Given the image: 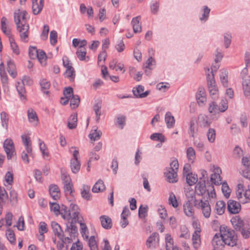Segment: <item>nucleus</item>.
Returning <instances> with one entry per match:
<instances>
[{
  "mask_svg": "<svg viewBox=\"0 0 250 250\" xmlns=\"http://www.w3.org/2000/svg\"><path fill=\"white\" fill-rule=\"evenodd\" d=\"M242 87L245 96H250V79H245L242 81Z\"/></svg>",
  "mask_w": 250,
  "mask_h": 250,
  "instance_id": "nucleus-43",
  "label": "nucleus"
},
{
  "mask_svg": "<svg viewBox=\"0 0 250 250\" xmlns=\"http://www.w3.org/2000/svg\"><path fill=\"white\" fill-rule=\"evenodd\" d=\"M236 195L237 199L242 204H246L250 202V186L247 188H244L242 183L237 185L236 190Z\"/></svg>",
  "mask_w": 250,
  "mask_h": 250,
  "instance_id": "nucleus-3",
  "label": "nucleus"
},
{
  "mask_svg": "<svg viewBox=\"0 0 250 250\" xmlns=\"http://www.w3.org/2000/svg\"><path fill=\"white\" fill-rule=\"evenodd\" d=\"M1 29L2 32L9 38L14 36L11 33V29L7 18L3 17L0 21Z\"/></svg>",
  "mask_w": 250,
  "mask_h": 250,
  "instance_id": "nucleus-15",
  "label": "nucleus"
},
{
  "mask_svg": "<svg viewBox=\"0 0 250 250\" xmlns=\"http://www.w3.org/2000/svg\"><path fill=\"white\" fill-rule=\"evenodd\" d=\"M220 79L221 83L225 87L228 86V73L227 70H222L220 74Z\"/></svg>",
  "mask_w": 250,
  "mask_h": 250,
  "instance_id": "nucleus-55",
  "label": "nucleus"
},
{
  "mask_svg": "<svg viewBox=\"0 0 250 250\" xmlns=\"http://www.w3.org/2000/svg\"><path fill=\"white\" fill-rule=\"evenodd\" d=\"M109 67L110 69L115 70L116 71H120L122 73H124L125 69L124 63L122 62H118L116 60H113L109 64Z\"/></svg>",
  "mask_w": 250,
  "mask_h": 250,
  "instance_id": "nucleus-19",
  "label": "nucleus"
},
{
  "mask_svg": "<svg viewBox=\"0 0 250 250\" xmlns=\"http://www.w3.org/2000/svg\"><path fill=\"white\" fill-rule=\"evenodd\" d=\"M213 173L211 175V182L216 185H219L221 183L220 174L222 173L220 167L213 166L211 169Z\"/></svg>",
  "mask_w": 250,
  "mask_h": 250,
  "instance_id": "nucleus-14",
  "label": "nucleus"
},
{
  "mask_svg": "<svg viewBox=\"0 0 250 250\" xmlns=\"http://www.w3.org/2000/svg\"><path fill=\"white\" fill-rule=\"evenodd\" d=\"M100 220L101 225L104 229H108L112 228V220L109 216L106 215H102L100 217Z\"/></svg>",
  "mask_w": 250,
  "mask_h": 250,
  "instance_id": "nucleus-26",
  "label": "nucleus"
},
{
  "mask_svg": "<svg viewBox=\"0 0 250 250\" xmlns=\"http://www.w3.org/2000/svg\"><path fill=\"white\" fill-rule=\"evenodd\" d=\"M186 156L189 163H193L196 159V155L195 149L191 146L188 147L186 150Z\"/></svg>",
  "mask_w": 250,
  "mask_h": 250,
  "instance_id": "nucleus-29",
  "label": "nucleus"
},
{
  "mask_svg": "<svg viewBox=\"0 0 250 250\" xmlns=\"http://www.w3.org/2000/svg\"><path fill=\"white\" fill-rule=\"evenodd\" d=\"M140 16L133 18L131 21L133 31L135 33H140L142 31V27L140 24Z\"/></svg>",
  "mask_w": 250,
  "mask_h": 250,
  "instance_id": "nucleus-35",
  "label": "nucleus"
},
{
  "mask_svg": "<svg viewBox=\"0 0 250 250\" xmlns=\"http://www.w3.org/2000/svg\"><path fill=\"white\" fill-rule=\"evenodd\" d=\"M208 115L201 113L197 117V124L200 127L207 128L209 127L212 123V119Z\"/></svg>",
  "mask_w": 250,
  "mask_h": 250,
  "instance_id": "nucleus-12",
  "label": "nucleus"
},
{
  "mask_svg": "<svg viewBox=\"0 0 250 250\" xmlns=\"http://www.w3.org/2000/svg\"><path fill=\"white\" fill-rule=\"evenodd\" d=\"M70 209L68 210L65 206H62V218L67 221L76 222L79 219L80 209L78 205L74 203L70 204Z\"/></svg>",
  "mask_w": 250,
  "mask_h": 250,
  "instance_id": "nucleus-2",
  "label": "nucleus"
},
{
  "mask_svg": "<svg viewBox=\"0 0 250 250\" xmlns=\"http://www.w3.org/2000/svg\"><path fill=\"white\" fill-rule=\"evenodd\" d=\"M44 0H39L38 1L32 2V11L35 15L38 14L42 10L43 6Z\"/></svg>",
  "mask_w": 250,
  "mask_h": 250,
  "instance_id": "nucleus-41",
  "label": "nucleus"
},
{
  "mask_svg": "<svg viewBox=\"0 0 250 250\" xmlns=\"http://www.w3.org/2000/svg\"><path fill=\"white\" fill-rule=\"evenodd\" d=\"M77 114L75 113L70 116L67 120V126L72 129L75 128L77 125Z\"/></svg>",
  "mask_w": 250,
  "mask_h": 250,
  "instance_id": "nucleus-39",
  "label": "nucleus"
},
{
  "mask_svg": "<svg viewBox=\"0 0 250 250\" xmlns=\"http://www.w3.org/2000/svg\"><path fill=\"white\" fill-rule=\"evenodd\" d=\"M81 194L83 199L90 200L91 199L90 187L85 185H83L81 189Z\"/></svg>",
  "mask_w": 250,
  "mask_h": 250,
  "instance_id": "nucleus-34",
  "label": "nucleus"
},
{
  "mask_svg": "<svg viewBox=\"0 0 250 250\" xmlns=\"http://www.w3.org/2000/svg\"><path fill=\"white\" fill-rule=\"evenodd\" d=\"M165 241L167 250H172L175 246H174L173 240L170 234H166Z\"/></svg>",
  "mask_w": 250,
  "mask_h": 250,
  "instance_id": "nucleus-56",
  "label": "nucleus"
},
{
  "mask_svg": "<svg viewBox=\"0 0 250 250\" xmlns=\"http://www.w3.org/2000/svg\"><path fill=\"white\" fill-rule=\"evenodd\" d=\"M5 235L9 242L12 245H15L16 243V237L14 231L11 229H8L6 230Z\"/></svg>",
  "mask_w": 250,
  "mask_h": 250,
  "instance_id": "nucleus-52",
  "label": "nucleus"
},
{
  "mask_svg": "<svg viewBox=\"0 0 250 250\" xmlns=\"http://www.w3.org/2000/svg\"><path fill=\"white\" fill-rule=\"evenodd\" d=\"M49 205L51 211L53 212L57 216L59 214L62 215V207L61 208L60 205L57 203L49 202Z\"/></svg>",
  "mask_w": 250,
  "mask_h": 250,
  "instance_id": "nucleus-45",
  "label": "nucleus"
},
{
  "mask_svg": "<svg viewBox=\"0 0 250 250\" xmlns=\"http://www.w3.org/2000/svg\"><path fill=\"white\" fill-rule=\"evenodd\" d=\"M208 186H206L205 182H199L195 187L196 192L201 195H204L207 191Z\"/></svg>",
  "mask_w": 250,
  "mask_h": 250,
  "instance_id": "nucleus-47",
  "label": "nucleus"
},
{
  "mask_svg": "<svg viewBox=\"0 0 250 250\" xmlns=\"http://www.w3.org/2000/svg\"><path fill=\"white\" fill-rule=\"evenodd\" d=\"M49 193L52 198L55 200H58L61 196L60 190L56 185H51L49 189Z\"/></svg>",
  "mask_w": 250,
  "mask_h": 250,
  "instance_id": "nucleus-23",
  "label": "nucleus"
},
{
  "mask_svg": "<svg viewBox=\"0 0 250 250\" xmlns=\"http://www.w3.org/2000/svg\"><path fill=\"white\" fill-rule=\"evenodd\" d=\"M51 227L54 235L62 240L63 238V232L60 225L56 222H52Z\"/></svg>",
  "mask_w": 250,
  "mask_h": 250,
  "instance_id": "nucleus-25",
  "label": "nucleus"
},
{
  "mask_svg": "<svg viewBox=\"0 0 250 250\" xmlns=\"http://www.w3.org/2000/svg\"><path fill=\"white\" fill-rule=\"evenodd\" d=\"M21 139L27 153L30 156H32L31 143L30 138L27 135H23L21 136Z\"/></svg>",
  "mask_w": 250,
  "mask_h": 250,
  "instance_id": "nucleus-36",
  "label": "nucleus"
},
{
  "mask_svg": "<svg viewBox=\"0 0 250 250\" xmlns=\"http://www.w3.org/2000/svg\"><path fill=\"white\" fill-rule=\"evenodd\" d=\"M27 15V13L25 11L20 9L16 10L14 15V21L16 25L26 23Z\"/></svg>",
  "mask_w": 250,
  "mask_h": 250,
  "instance_id": "nucleus-13",
  "label": "nucleus"
},
{
  "mask_svg": "<svg viewBox=\"0 0 250 250\" xmlns=\"http://www.w3.org/2000/svg\"><path fill=\"white\" fill-rule=\"evenodd\" d=\"M192 245L195 250L199 249L201 245V235L196 232H193L192 236Z\"/></svg>",
  "mask_w": 250,
  "mask_h": 250,
  "instance_id": "nucleus-31",
  "label": "nucleus"
},
{
  "mask_svg": "<svg viewBox=\"0 0 250 250\" xmlns=\"http://www.w3.org/2000/svg\"><path fill=\"white\" fill-rule=\"evenodd\" d=\"M207 193L208 199L211 201L212 199H215L216 198V194L213 186L212 185H208Z\"/></svg>",
  "mask_w": 250,
  "mask_h": 250,
  "instance_id": "nucleus-59",
  "label": "nucleus"
},
{
  "mask_svg": "<svg viewBox=\"0 0 250 250\" xmlns=\"http://www.w3.org/2000/svg\"><path fill=\"white\" fill-rule=\"evenodd\" d=\"M10 44V48L13 54L16 55H19L20 53V48L15 41L14 36L8 39Z\"/></svg>",
  "mask_w": 250,
  "mask_h": 250,
  "instance_id": "nucleus-38",
  "label": "nucleus"
},
{
  "mask_svg": "<svg viewBox=\"0 0 250 250\" xmlns=\"http://www.w3.org/2000/svg\"><path fill=\"white\" fill-rule=\"evenodd\" d=\"M7 71L10 75L13 78L16 77L17 76V72L16 71V66L12 62H9L7 63Z\"/></svg>",
  "mask_w": 250,
  "mask_h": 250,
  "instance_id": "nucleus-58",
  "label": "nucleus"
},
{
  "mask_svg": "<svg viewBox=\"0 0 250 250\" xmlns=\"http://www.w3.org/2000/svg\"><path fill=\"white\" fill-rule=\"evenodd\" d=\"M240 204L234 200H229L228 202V209L230 213L237 214L241 210Z\"/></svg>",
  "mask_w": 250,
  "mask_h": 250,
  "instance_id": "nucleus-18",
  "label": "nucleus"
},
{
  "mask_svg": "<svg viewBox=\"0 0 250 250\" xmlns=\"http://www.w3.org/2000/svg\"><path fill=\"white\" fill-rule=\"evenodd\" d=\"M70 152L72 153L73 155V158L70 162L71 168L73 173H76L79 171L81 167L79 150L75 147H71L70 148Z\"/></svg>",
  "mask_w": 250,
  "mask_h": 250,
  "instance_id": "nucleus-5",
  "label": "nucleus"
},
{
  "mask_svg": "<svg viewBox=\"0 0 250 250\" xmlns=\"http://www.w3.org/2000/svg\"><path fill=\"white\" fill-rule=\"evenodd\" d=\"M63 186H64V191H65L66 194H67V195L69 194L70 196H71L72 199L71 200H72L73 198L74 197V195H73L74 189H73V186L72 183L70 182L68 183L64 184H63Z\"/></svg>",
  "mask_w": 250,
  "mask_h": 250,
  "instance_id": "nucleus-57",
  "label": "nucleus"
},
{
  "mask_svg": "<svg viewBox=\"0 0 250 250\" xmlns=\"http://www.w3.org/2000/svg\"><path fill=\"white\" fill-rule=\"evenodd\" d=\"M159 242V236L156 233H153L147 239L146 245L148 248H153L155 247Z\"/></svg>",
  "mask_w": 250,
  "mask_h": 250,
  "instance_id": "nucleus-20",
  "label": "nucleus"
},
{
  "mask_svg": "<svg viewBox=\"0 0 250 250\" xmlns=\"http://www.w3.org/2000/svg\"><path fill=\"white\" fill-rule=\"evenodd\" d=\"M183 209L184 214L187 216L194 218V208L189 200L183 204Z\"/></svg>",
  "mask_w": 250,
  "mask_h": 250,
  "instance_id": "nucleus-17",
  "label": "nucleus"
},
{
  "mask_svg": "<svg viewBox=\"0 0 250 250\" xmlns=\"http://www.w3.org/2000/svg\"><path fill=\"white\" fill-rule=\"evenodd\" d=\"M195 206L201 210L205 218H208L210 217L211 210L208 201L200 200L195 204Z\"/></svg>",
  "mask_w": 250,
  "mask_h": 250,
  "instance_id": "nucleus-6",
  "label": "nucleus"
},
{
  "mask_svg": "<svg viewBox=\"0 0 250 250\" xmlns=\"http://www.w3.org/2000/svg\"><path fill=\"white\" fill-rule=\"evenodd\" d=\"M222 191L224 195L226 198H229L231 193V189L229 188L228 184L225 182L222 184Z\"/></svg>",
  "mask_w": 250,
  "mask_h": 250,
  "instance_id": "nucleus-63",
  "label": "nucleus"
},
{
  "mask_svg": "<svg viewBox=\"0 0 250 250\" xmlns=\"http://www.w3.org/2000/svg\"><path fill=\"white\" fill-rule=\"evenodd\" d=\"M241 162L244 169H242L240 173L250 181V156L247 155L243 157Z\"/></svg>",
  "mask_w": 250,
  "mask_h": 250,
  "instance_id": "nucleus-9",
  "label": "nucleus"
},
{
  "mask_svg": "<svg viewBox=\"0 0 250 250\" xmlns=\"http://www.w3.org/2000/svg\"><path fill=\"white\" fill-rule=\"evenodd\" d=\"M220 234L224 239L226 245L231 247L237 245L238 239L235 231L225 225L220 227Z\"/></svg>",
  "mask_w": 250,
  "mask_h": 250,
  "instance_id": "nucleus-1",
  "label": "nucleus"
},
{
  "mask_svg": "<svg viewBox=\"0 0 250 250\" xmlns=\"http://www.w3.org/2000/svg\"><path fill=\"white\" fill-rule=\"evenodd\" d=\"M17 29L20 34V39L22 42H26L28 41L29 25L26 22L16 25Z\"/></svg>",
  "mask_w": 250,
  "mask_h": 250,
  "instance_id": "nucleus-10",
  "label": "nucleus"
},
{
  "mask_svg": "<svg viewBox=\"0 0 250 250\" xmlns=\"http://www.w3.org/2000/svg\"><path fill=\"white\" fill-rule=\"evenodd\" d=\"M133 92L134 96L139 98L146 97L149 94L148 91L144 92V87L142 85H139L135 89H133Z\"/></svg>",
  "mask_w": 250,
  "mask_h": 250,
  "instance_id": "nucleus-33",
  "label": "nucleus"
},
{
  "mask_svg": "<svg viewBox=\"0 0 250 250\" xmlns=\"http://www.w3.org/2000/svg\"><path fill=\"white\" fill-rule=\"evenodd\" d=\"M196 99L199 106H203L207 102L206 93L205 89L203 87L198 88L196 95Z\"/></svg>",
  "mask_w": 250,
  "mask_h": 250,
  "instance_id": "nucleus-16",
  "label": "nucleus"
},
{
  "mask_svg": "<svg viewBox=\"0 0 250 250\" xmlns=\"http://www.w3.org/2000/svg\"><path fill=\"white\" fill-rule=\"evenodd\" d=\"M226 208L225 202L222 200H219L216 202L214 209L216 214L221 215L224 213Z\"/></svg>",
  "mask_w": 250,
  "mask_h": 250,
  "instance_id": "nucleus-24",
  "label": "nucleus"
},
{
  "mask_svg": "<svg viewBox=\"0 0 250 250\" xmlns=\"http://www.w3.org/2000/svg\"><path fill=\"white\" fill-rule=\"evenodd\" d=\"M102 132L97 129H93L89 134V137L92 141L98 140L102 136Z\"/></svg>",
  "mask_w": 250,
  "mask_h": 250,
  "instance_id": "nucleus-48",
  "label": "nucleus"
},
{
  "mask_svg": "<svg viewBox=\"0 0 250 250\" xmlns=\"http://www.w3.org/2000/svg\"><path fill=\"white\" fill-rule=\"evenodd\" d=\"M241 230V233L244 238H248L250 236V226L249 224H246L243 227Z\"/></svg>",
  "mask_w": 250,
  "mask_h": 250,
  "instance_id": "nucleus-62",
  "label": "nucleus"
},
{
  "mask_svg": "<svg viewBox=\"0 0 250 250\" xmlns=\"http://www.w3.org/2000/svg\"><path fill=\"white\" fill-rule=\"evenodd\" d=\"M150 138L152 140L160 141L161 143L165 142L166 140L165 136L160 133H153L150 136Z\"/></svg>",
  "mask_w": 250,
  "mask_h": 250,
  "instance_id": "nucleus-64",
  "label": "nucleus"
},
{
  "mask_svg": "<svg viewBox=\"0 0 250 250\" xmlns=\"http://www.w3.org/2000/svg\"><path fill=\"white\" fill-rule=\"evenodd\" d=\"M179 237L188 239L190 238V233L188 229L185 226H181L180 229Z\"/></svg>",
  "mask_w": 250,
  "mask_h": 250,
  "instance_id": "nucleus-54",
  "label": "nucleus"
},
{
  "mask_svg": "<svg viewBox=\"0 0 250 250\" xmlns=\"http://www.w3.org/2000/svg\"><path fill=\"white\" fill-rule=\"evenodd\" d=\"M207 83L210 96L213 99H217L219 97V91L215 84L214 75L207 74Z\"/></svg>",
  "mask_w": 250,
  "mask_h": 250,
  "instance_id": "nucleus-4",
  "label": "nucleus"
},
{
  "mask_svg": "<svg viewBox=\"0 0 250 250\" xmlns=\"http://www.w3.org/2000/svg\"><path fill=\"white\" fill-rule=\"evenodd\" d=\"M1 125L6 129L8 127L9 116L5 112H2L0 115Z\"/></svg>",
  "mask_w": 250,
  "mask_h": 250,
  "instance_id": "nucleus-51",
  "label": "nucleus"
},
{
  "mask_svg": "<svg viewBox=\"0 0 250 250\" xmlns=\"http://www.w3.org/2000/svg\"><path fill=\"white\" fill-rule=\"evenodd\" d=\"M224 239L222 236L220 232L219 233H216L213 236L212 240V245L214 250H223L225 245H226Z\"/></svg>",
  "mask_w": 250,
  "mask_h": 250,
  "instance_id": "nucleus-11",
  "label": "nucleus"
},
{
  "mask_svg": "<svg viewBox=\"0 0 250 250\" xmlns=\"http://www.w3.org/2000/svg\"><path fill=\"white\" fill-rule=\"evenodd\" d=\"M8 194L3 188L0 187V215L2 214L3 206L8 201Z\"/></svg>",
  "mask_w": 250,
  "mask_h": 250,
  "instance_id": "nucleus-27",
  "label": "nucleus"
},
{
  "mask_svg": "<svg viewBox=\"0 0 250 250\" xmlns=\"http://www.w3.org/2000/svg\"><path fill=\"white\" fill-rule=\"evenodd\" d=\"M87 44V41L85 40H80L75 38L72 40V45L74 47H78V49L84 48Z\"/></svg>",
  "mask_w": 250,
  "mask_h": 250,
  "instance_id": "nucleus-49",
  "label": "nucleus"
},
{
  "mask_svg": "<svg viewBox=\"0 0 250 250\" xmlns=\"http://www.w3.org/2000/svg\"><path fill=\"white\" fill-rule=\"evenodd\" d=\"M186 177L187 183L190 186L194 185L197 182V175L194 173H187Z\"/></svg>",
  "mask_w": 250,
  "mask_h": 250,
  "instance_id": "nucleus-44",
  "label": "nucleus"
},
{
  "mask_svg": "<svg viewBox=\"0 0 250 250\" xmlns=\"http://www.w3.org/2000/svg\"><path fill=\"white\" fill-rule=\"evenodd\" d=\"M4 185L5 186L12 185L13 183V174L10 171H8L4 177Z\"/></svg>",
  "mask_w": 250,
  "mask_h": 250,
  "instance_id": "nucleus-60",
  "label": "nucleus"
},
{
  "mask_svg": "<svg viewBox=\"0 0 250 250\" xmlns=\"http://www.w3.org/2000/svg\"><path fill=\"white\" fill-rule=\"evenodd\" d=\"M208 110L212 119H213L214 116L218 115L220 112H221L219 107H218V105L214 102H211L209 103Z\"/></svg>",
  "mask_w": 250,
  "mask_h": 250,
  "instance_id": "nucleus-21",
  "label": "nucleus"
},
{
  "mask_svg": "<svg viewBox=\"0 0 250 250\" xmlns=\"http://www.w3.org/2000/svg\"><path fill=\"white\" fill-rule=\"evenodd\" d=\"M40 149L44 159H47L49 157V150L44 142L41 139L38 140Z\"/></svg>",
  "mask_w": 250,
  "mask_h": 250,
  "instance_id": "nucleus-37",
  "label": "nucleus"
},
{
  "mask_svg": "<svg viewBox=\"0 0 250 250\" xmlns=\"http://www.w3.org/2000/svg\"><path fill=\"white\" fill-rule=\"evenodd\" d=\"M36 58L38 59L42 65L44 66L46 64L47 56L46 53L43 50H40Z\"/></svg>",
  "mask_w": 250,
  "mask_h": 250,
  "instance_id": "nucleus-50",
  "label": "nucleus"
},
{
  "mask_svg": "<svg viewBox=\"0 0 250 250\" xmlns=\"http://www.w3.org/2000/svg\"><path fill=\"white\" fill-rule=\"evenodd\" d=\"M28 119L30 123L36 125L38 124L39 120L36 112L32 109L30 108L27 111Z\"/></svg>",
  "mask_w": 250,
  "mask_h": 250,
  "instance_id": "nucleus-32",
  "label": "nucleus"
},
{
  "mask_svg": "<svg viewBox=\"0 0 250 250\" xmlns=\"http://www.w3.org/2000/svg\"><path fill=\"white\" fill-rule=\"evenodd\" d=\"M105 189V186L104 182L101 180H99L93 186L92 190L94 193H98L102 192Z\"/></svg>",
  "mask_w": 250,
  "mask_h": 250,
  "instance_id": "nucleus-40",
  "label": "nucleus"
},
{
  "mask_svg": "<svg viewBox=\"0 0 250 250\" xmlns=\"http://www.w3.org/2000/svg\"><path fill=\"white\" fill-rule=\"evenodd\" d=\"M165 120L167 128H170L174 127L175 120L170 112L168 111L166 112L165 116Z\"/></svg>",
  "mask_w": 250,
  "mask_h": 250,
  "instance_id": "nucleus-30",
  "label": "nucleus"
},
{
  "mask_svg": "<svg viewBox=\"0 0 250 250\" xmlns=\"http://www.w3.org/2000/svg\"><path fill=\"white\" fill-rule=\"evenodd\" d=\"M198 126V125L195 119H191L190 121L189 127V134L191 137H194L195 134L197 132Z\"/></svg>",
  "mask_w": 250,
  "mask_h": 250,
  "instance_id": "nucleus-42",
  "label": "nucleus"
},
{
  "mask_svg": "<svg viewBox=\"0 0 250 250\" xmlns=\"http://www.w3.org/2000/svg\"><path fill=\"white\" fill-rule=\"evenodd\" d=\"M166 177L167 181L169 183H176L178 181L177 171L173 170H168L167 169L165 172Z\"/></svg>",
  "mask_w": 250,
  "mask_h": 250,
  "instance_id": "nucleus-28",
  "label": "nucleus"
},
{
  "mask_svg": "<svg viewBox=\"0 0 250 250\" xmlns=\"http://www.w3.org/2000/svg\"><path fill=\"white\" fill-rule=\"evenodd\" d=\"M80 225V232L84 239H87L88 238V229L86 225L84 223L81 222Z\"/></svg>",
  "mask_w": 250,
  "mask_h": 250,
  "instance_id": "nucleus-61",
  "label": "nucleus"
},
{
  "mask_svg": "<svg viewBox=\"0 0 250 250\" xmlns=\"http://www.w3.org/2000/svg\"><path fill=\"white\" fill-rule=\"evenodd\" d=\"M168 201L169 205L172 206L174 208L178 207L179 204L176 197L173 192H171L169 193Z\"/></svg>",
  "mask_w": 250,
  "mask_h": 250,
  "instance_id": "nucleus-53",
  "label": "nucleus"
},
{
  "mask_svg": "<svg viewBox=\"0 0 250 250\" xmlns=\"http://www.w3.org/2000/svg\"><path fill=\"white\" fill-rule=\"evenodd\" d=\"M230 222L234 229L236 230H240L246 224H245L243 220L239 216L233 217Z\"/></svg>",
  "mask_w": 250,
  "mask_h": 250,
  "instance_id": "nucleus-22",
  "label": "nucleus"
},
{
  "mask_svg": "<svg viewBox=\"0 0 250 250\" xmlns=\"http://www.w3.org/2000/svg\"><path fill=\"white\" fill-rule=\"evenodd\" d=\"M3 146L7 159H11L15 154V147L13 141L9 138L6 139L4 141Z\"/></svg>",
  "mask_w": 250,
  "mask_h": 250,
  "instance_id": "nucleus-8",
  "label": "nucleus"
},
{
  "mask_svg": "<svg viewBox=\"0 0 250 250\" xmlns=\"http://www.w3.org/2000/svg\"><path fill=\"white\" fill-rule=\"evenodd\" d=\"M76 54L78 59L81 61H88V56H86V51L85 48L78 49Z\"/></svg>",
  "mask_w": 250,
  "mask_h": 250,
  "instance_id": "nucleus-46",
  "label": "nucleus"
},
{
  "mask_svg": "<svg viewBox=\"0 0 250 250\" xmlns=\"http://www.w3.org/2000/svg\"><path fill=\"white\" fill-rule=\"evenodd\" d=\"M32 82L31 80L28 77H24L21 81L17 82L16 86L17 90L21 96V100H24L25 97L24 93L25 92L24 84H30Z\"/></svg>",
  "mask_w": 250,
  "mask_h": 250,
  "instance_id": "nucleus-7",
  "label": "nucleus"
}]
</instances>
